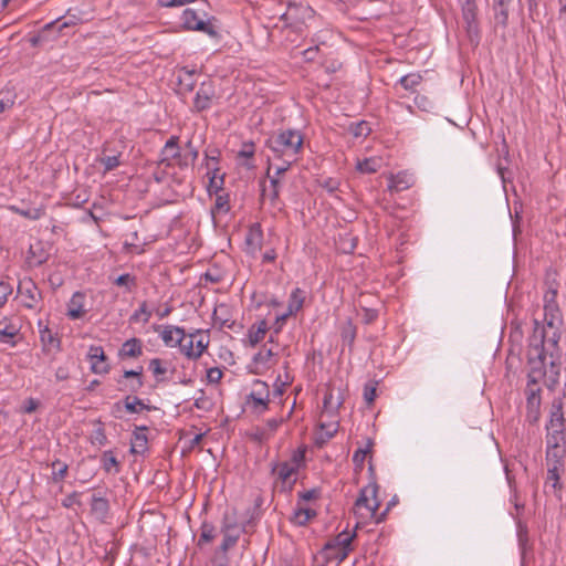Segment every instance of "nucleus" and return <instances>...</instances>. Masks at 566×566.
I'll return each instance as SVG.
<instances>
[{
  "instance_id": "53",
  "label": "nucleus",
  "mask_w": 566,
  "mask_h": 566,
  "mask_svg": "<svg viewBox=\"0 0 566 566\" xmlns=\"http://www.w3.org/2000/svg\"><path fill=\"white\" fill-rule=\"evenodd\" d=\"M214 538V527L211 524H202L199 544L211 542Z\"/></svg>"
},
{
  "instance_id": "28",
  "label": "nucleus",
  "mask_w": 566,
  "mask_h": 566,
  "mask_svg": "<svg viewBox=\"0 0 566 566\" xmlns=\"http://www.w3.org/2000/svg\"><path fill=\"white\" fill-rule=\"evenodd\" d=\"M196 340V332L186 334L184 331V336L181 342L179 343L180 352L189 359H196L195 355V342Z\"/></svg>"
},
{
  "instance_id": "23",
  "label": "nucleus",
  "mask_w": 566,
  "mask_h": 566,
  "mask_svg": "<svg viewBox=\"0 0 566 566\" xmlns=\"http://www.w3.org/2000/svg\"><path fill=\"white\" fill-rule=\"evenodd\" d=\"M120 358H137L143 355V343L139 338L127 339L119 349Z\"/></svg>"
},
{
  "instance_id": "58",
  "label": "nucleus",
  "mask_w": 566,
  "mask_h": 566,
  "mask_svg": "<svg viewBox=\"0 0 566 566\" xmlns=\"http://www.w3.org/2000/svg\"><path fill=\"white\" fill-rule=\"evenodd\" d=\"M17 212H19L21 216L31 219V220H38L44 214V210L40 208H33V209H27V210H20L17 209Z\"/></svg>"
},
{
  "instance_id": "15",
  "label": "nucleus",
  "mask_w": 566,
  "mask_h": 566,
  "mask_svg": "<svg viewBox=\"0 0 566 566\" xmlns=\"http://www.w3.org/2000/svg\"><path fill=\"white\" fill-rule=\"evenodd\" d=\"M304 301L305 292L300 287L294 289L289 298L287 312L276 318V324H279V326L275 329V333H279L282 324L289 316L296 314L303 307Z\"/></svg>"
},
{
  "instance_id": "21",
  "label": "nucleus",
  "mask_w": 566,
  "mask_h": 566,
  "mask_svg": "<svg viewBox=\"0 0 566 566\" xmlns=\"http://www.w3.org/2000/svg\"><path fill=\"white\" fill-rule=\"evenodd\" d=\"M415 184L413 176L407 171H400L395 176H391L388 188L391 191L400 192L409 189Z\"/></svg>"
},
{
  "instance_id": "29",
  "label": "nucleus",
  "mask_w": 566,
  "mask_h": 566,
  "mask_svg": "<svg viewBox=\"0 0 566 566\" xmlns=\"http://www.w3.org/2000/svg\"><path fill=\"white\" fill-rule=\"evenodd\" d=\"M319 427H321L322 433L319 434L317 442L325 443L326 441L332 439L335 436V433L338 431L339 423H338V420H336L335 418H332L331 421H327V422L322 421L319 423Z\"/></svg>"
},
{
  "instance_id": "4",
  "label": "nucleus",
  "mask_w": 566,
  "mask_h": 566,
  "mask_svg": "<svg viewBox=\"0 0 566 566\" xmlns=\"http://www.w3.org/2000/svg\"><path fill=\"white\" fill-rule=\"evenodd\" d=\"M355 537L356 532L349 533L343 531L334 538L329 539L319 552L324 564L329 562H337V564H340L344 562L353 551L352 544Z\"/></svg>"
},
{
  "instance_id": "50",
  "label": "nucleus",
  "mask_w": 566,
  "mask_h": 566,
  "mask_svg": "<svg viewBox=\"0 0 566 566\" xmlns=\"http://www.w3.org/2000/svg\"><path fill=\"white\" fill-rule=\"evenodd\" d=\"M301 10L306 11L307 8L290 3L289 7H287L286 12H284L282 14L281 19L284 20L285 22H292V21L296 20L297 12L301 11Z\"/></svg>"
},
{
  "instance_id": "5",
  "label": "nucleus",
  "mask_w": 566,
  "mask_h": 566,
  "mask_svg": "<svg viewBox=\"0 0 566 566\" xmlns=\"http://www.w3.org/2000/svg\"><path fill=\"white\" fill-rule=\"evenodd\" d=\"M548 366L545 367V369L542 371V374L533 373L531 370L528 375V382L525 388V396H526V415L525 420L530 424L534 426L538 422L541 418V388L537 384L536 377H541L543 375H546ZM530 369H532L530 367Z\"/></svg>"
},
{
  "instance_id": "54",
  "label": "nucleus",
  "mask_w": 566,
  "mask_h": 566,
  "mask_svg": "<svg viewBox=\"0 0 566 566\" xmlns=\"http://www.w3.org/2000/svg\"><path fill=\"white\" fill-rule=\"evenodd\" d=\"M143 315V322L147 323L151 316L150 311L147 308V303L143 302L139 306V308L132 315V321H138L140 316Z\"/></svg>"
},
{
  "instance_id": "45",
  "label": "nucleus",
  "mask_w": 566,
  "mask_h": 566,
  "mask_svg": "<svg viewBox=\"0 0 566 566\" xmlns=\"http://www.w3.org/2000/svg\"><path fill=\"white\" fill-rule=\"evenodd\" d=\"M142 376H143V367H139L138 370H125L124 371V378H135L136 379L129 386L130 391L136 392L144 386Z\"/></svg>"
},
{
  "instance_id": "2",
  "label": "nucleus",
  "mask_w": 566,
  "mask_h": 566,
  "mask_svg": "<svg viewBox=\"0 0 566 566\" xmlns=\"http://www.w3.org/2000/svg\"><path fill=\"white\" fill-rule=\"evenodd\" d=\"M303 135L297 129L277 130L266 139V147L274 154V157L283 159L287 165L296 161L297 155L303 147Z\"/></svg>"
},
{
  "instance_id": "46",
  "label": "nucleus",
  "mask_w": 566,
  "mask_h": 566,
  "mask_svg": "<svg viewBox=\"0 0 566 566\" xmlns=\"http://www.w3.org/2000/svg\"><path fill=\"white\" fill-rule=\"evenodd\" d=\"M262 239V231L259 224L253 226L245 238V242L253 247L254 249H259L261 244Z\"/></svg>"
},
{
  "instance_id": "51",
  "label": "nucleus",
  "mask_w": 566,
  "mask_h": 566,
  "mask_svg": "<svg viewBox=\"0 0 566 566\" xmlns=\"http://www.w3.org/2000/svg\"><path fill=\"white\" fill-rule=\"evenodd\" d=\"M415 104L423 112H431L434 108L432 101L424 95H416Z\"/></svg>"
},
{
  "instance_id": "12",
  "label": "nucleus",
  "mask_w": 566,
  "mask_h": 566,
  "mask_svg": "<svg viewBox=\"0 0 566 566\" xmlns=\"http://www.w3.org/2000/svg\"><path fill=\"white\" fill-rule=\"evenodd\" d=\"M21 322L19 318H12L0 322V343L14 347L18 338L21 337Z\"/></svg>"
},
{
  "instance_id": "26",
  "label": "nucleus",
  "mask_w": 566,
  "mask_h": 566,
  "mask_svg": "<svg viewBox=\"0 0 566 566\" xmlns=\"http://www.w3.org/2000/svg\"><path fill=\"white\" fill-rule=\"evenodd\" d=\"M196 71L195 70H188L187 67H184L178 71V83H179V91L182 92H191L196 86Z\"/></svg>"
},
{
  "instance_id": "57",
  "label": "nucleus",
  "mask_w": 566,
  "mask_h": 566,
  "mask_svg": "<svg viewBox=\"0 0 566 566\" xmlns=\"http://www.w3.org/2000/svg\"><path fill=\"white\" fill-rule=\"evenodd\" d=\"M557 290L556 289H549L546 291L544 295V307H559L557 302Z\"/></svg>"
},
{
  "instance_id": "31",
  "label": "nucleus",
  "mask_w": 566,
  "mask_h": 566,
  "mask_svg": "<svg viewBox=\"0 0 566 566\" xmlns=\"http://www.w3.org/2000/svg\"><path fill=\"white\" fill-rule=\"evenodd\" d=\"M17 101V93L13 88H3L0 91V115L10 111Z\"/></svg>"
},
{
  "instance_id": "62",
  "label": "nucleus",
  "mask_w": 566,
  "mask_h": 566,
  "mask_svg": "<svg viewBox=\"0 0 566 566\" xmlns=\"http://www.w3.org/2000/svg\"><path fill=\"white\" fill-rule=\"evenodd\" d=\"M222 378V371L218 367H211L207 370V379L210 384H218Z\"/></svg>"
},
{
  "instance_id": "64",
  "label": "nucleus",
  "mask_w": 566,
  "mask_h": 566,
  "mask_svg": "<svg viewBox=\"0 0 566 566\" xmlns=\"http://www.w3.org/2000/svg\"><path fill=\"white\" fill-rule=\"evenodd\" d=\"M207 159V168L212 169L213 166H218L219 163V150L213 149L211 151H206Z\"/></svg>"
},
{
  "instance_id": "30",
  "label": "nucleus",
  "mask_w": 566,
  "mask_h": 566,
  "mask_svg": "<svg viewBox=\"0 0 566 566\" xmlns=\"http://www.w3.org/2000/svg\"><path fill=\"white\" fill-rule=\"evenodd\" d=\"M268 324L265 321L259 322L256 325L251 326L249 329V342L251 346H256L265 337Z\"/></svg>"
},
{
  "instance_id": "7",
  "label": "nucleus",
  "mask_w": 566,
  "mask_h": 566,
  "mask_svg": "<svg viewBox=\"0 0 566 566\" xmlns=\"http://www.w3.org/2000/svg\"><path fill=\"white\" fill-rule=\"evenodd\" d=\"M290 167L291 165L287 164H285L284 166L276 167L275 172L271 175V166H269L266 170V176L270 179V187L268 188L265 186L264 180L260 182L262 198H268L273 207H277L280 190L282 186V177L289 170Z\"/></svg>"
},
{
  "instance_id": "63",
  "label": "nucleus",
  "mask_w": 566,
  "mask_h": 566,
  "mask_svg": "<svg viewBox=\"0 0 566 566\" xmlns=\"http://www.w3.org/2000/svg\"><path fill=\"white\" fill-rule=\"evenodd\" d=\"M149 369L155 376L164 375L167 371V369L163 367L161 360L159 358H154L149 361Z\"/></svg>"
},
{
  "instance_id": "35",
  "label": "nucleus",
  "mask_w": 566,
  "mask_h": 566,
  "mask_svg": "<svg viewBox=\"0 0 566 566\" xmlns=\"http://www.w3.org/2000/svg\"><path fill=\"white\" fill-rule=\"evenodd\" d=\"M40 339H41L44 350L50 349L52 347H54V348L60 347L59 338L46 326L44 328L40 329Z\"/></svg>"
},
{
  "instance_id": "56",
  "label": "nucleus",
  "mask_w": 566,
  "mask_h": 566,
  "mask_svg": "<svg viewBox=\"0 0 566 566\" xmlns=\"http://www.w3.org/2000/svg\"><path fill=\"white\" fill-rule=\"evenodd\" d=\"M203 276L206 281H209L211 283H219L223 280L222 272L216 268L208 269Z\"/></svg>"
},
{
  "instance_id": "59",
  "label": "nucleus",
  "mask_w": 566,
  "mask_h": 566,
  "mask_svg": "<svg viewBox=\"0 0 566 566\" xmlns=\"http://www.w3.org/2000/svg\"><path fill=\"white\" fill-rule=\"evenodd\" d=\"M12 286L7 282H0V307L7 303L8 296L12 293Z\"/></svg>"
},
{
  "instance_id": "22",
  "label": "nucleus",
  "mask_w": 566,
  "mask_h": 566,
  "mask_svg": "<svg viewBox=\"0 0 566 566\" xmlns=\"http://www.w3.org/2000/svg\"><path fill=\"white\" fill-rule=\"evenodd\" d=\"M160 336L166 346L176 347L179 346V343L181 342L184 336V328L179 326L167 325L164 327Z\"/></svg>"
},
{
  "instance_id": "19",
  "label": "nucleus",
  "mask_w": 566,
  "mask_h": 566,
  "mask_svg": "<svg viewBox=\"0 0 566 566\" xmlns=\"http://www.w3.org/2000/svg\"><path fill=\"white\" fill-rule=\"evenodd\" d=\"M221 532L223 534V541L220 545V551L226 554L231 547H233L237 544L240 537V531L237 530L235 525L228 523L226 520Z\"/></svg>"
},
{
  "instance_id": "48",
  "label": "nucleus",
  "mask_w": 566,
  "mask_h": 566,
  "mask_svg": "<svg viewBox=\"0 0 566 566\" xmlns=\"http://www.w3.org/2000/svg\"><path fill=\"white\" fill-rule=\"evenodd\" d=\"M249 397H262V398H266L269 399L270 397V391H269V386L266 385V382L262 381V380H255L253 382V389L251 391V394L249 395Z\"/></svg>"
},
{
  "instance_id": "25",
  "label": "nucleus",
  "mask_w": 566,
  "mask_h": 566,
  "mask_svg": "<svg viewBox=\"0 0 566 566\" xmlns=\"http://www.w3.org/2000/svg\"><path fill=\"white\" fill-rule=\"evenodd\" d=\"M84 295L80 292L73 294L67 305V316L72 319H78L84 316L86 311L83 308Z\"/></svg>"
},
{
  "instance_id": "11",
  "label": "nucleus",
  "mask_w": 566,
  "mask_h": 566,
  "mask_svg": "<svg viewBox=\"0 0 566 566\" xmlns=\"http://www.w3.org/2000/svg\"><path fill=\"white\" fill-rule=\"evenodd\" d=\"M277 352H275L272 347L266 348L263 346L252 359V373L256 375L264 374L272 366L276 364Z\"/></svg>"
},
{
  "instance_id": "32",
  "label": "nucleus",
  "mask_w": 566,
  "mask_h": 566,
  "mask_svg": "<svg viewBox=\"0 0 566 566\" xmlns=\"http://www.w3.org/2000/svg\"><path fill=\"white\" fill-rule=\"evenodd\" d=\"M101 460H102L103 469L107 473L117 474L119 472V462L117 461L113 451H111V450L104 451Z\"/></svg>"
},
{
  "instance_id": "44",
  "label": "nucleus",
  "mask_w": 566,
  "mask_h": 566,
  "mask_svg": "<svg viewBox=\"0 0 566 566\" xmlns=\"http://www.w3.org/2000/svg\"><path fill=\"white\" fill-rule=\"evenodd\" d=\"M315 511L305 507H298L292 521L297 525H305L312 517L315 516Z\"/></svg>"
},
{
  "instance_id": "38",
  "label": "nucleus",
  "mask_w": 566,
  "mask_h": 566,
  "mask_svg": "<svg viewBox=\"0 0 566 566\" xmlns=\"http://www.w3.org/2000/svg\"><path fill=\"white\" fill-rule=\"evenodd\" d=\"M207 175L209 176V190L219 191L223 186V175L220 174L218 166H213L212 169H208Z\"/></svg>"
},
{
  "instance_id": "60",
  "label": "nucleus",
  "mask_w": 566,
  "mask_h": 566,
  "mask_svg": "<svg viewBox=\"0 0 566 566\" xmlns=\"http://www.w3.org/2000/svg\"><path fill=\"white\" fill-rule=\"evenodd\" d=\"M249 401H252L253 402V408L258 411V412H263L264 410L268 409V403L270 401V399H266V398H260V397H249Z\"/></svg>"
},
{
  "instance_id": "61",
  "label": "nucleus",
  "mask_w": 566,
  "mask_h": 566,
  "mask_svg": "<svg viewBox=\"0 0 566 566\" xmlns=\"http://www.w3.org/2000/svg\"><path fill=\"white\" fill-rule=\"evenodd\" d=\"M506 3L499 6L495 4V1L493 0V8L495 10V19L502 23H505L507 20V10H506Z\"/></svg>"
},
{
  "instance_id": "42",
  "label": "nucleus",
  "mask_w": 566,
  "mask_h": 566,
  "mask_svg": "<svg viewBox=\"0 0 566 566\" xmlns=\"http://www.w3.org/2000/svg\"><path fill=\"white\" fill-rule=\"evenodd\" d=\"M284 418H272L265 421V424L262 429L259 430L261 439H268L271 434H273L277 428L283 423Z\"/></svg>"
},
{
  "instance_id": "43",
  "label": "nucleus",
  "mask_w": 566,
  "mask_h": 566,
  "mask_svg": "<svg viewBox=\"0 0 566 566\" xmlns=\"http://www.w3.org/2000/svg\"><path fill=\"white\" fill-rule=\"evenodd\" d=\"M340 336L343 342L348 346H352L354 344V340L356 338V326L353 324L350 319L346 321L342 326Z\"/></svg>"
},
{
  "instance_id": "6",
  "label": "nucleus",
  "mask_w": 566,
  "mask_h": 566,
  "mask_svg": "<svg viewBox=\"0 0 566 566\" xmlns=\"http://www.w3.org/2000/svg\"><path fill=\"white\" fill-rule=\"evenodd\" d=\"M379 486L378 484L373 481L366 486H364L360 492L359 496L357 497L355 502V509L357 512H359L361 509L366 510V514H361L364 517H376V513L380 506V502L377 497Z\"/></svg>"
},
{
  "instance_id": "18",
  "label": "nucleus",
  "mask_w": 566,
  "mask_h": 566,
  "mask_svg": "<svg viewBox=\"0 0 566 566\" xmlns=\"http://www.w3.org/2000/svg\"><path fill=\"white\" fill-rule=\"evenodd\" d=\"M303 459V454H294L292 462L279 463L273 471L277 474L279 479L283 482H289L290 478L297 471L300 461Z\"/></svg>"
},
{
  "instance_id": "16",
  "label": "nucleus",
  "mask_w": 566,
  "mask_h": 566,
  "mask_svg": "<svg viewBox=\"0 0 566 566\" xmlns=\"http://www.w3.org/2000/svg\"><path fill=\"white\" fill-rule=\"evenodd\" d=\"M87 357L91 361V370L94 374L103 375L109 371L107 357L102 346H91L88 349Z\"/></svg>"
},
{
  "instance_id": "33",
  "label": "nucleus",
  "mask_w": 566,
  "mask_h": 566,
  "mask_svg": "<svg viewBox=\"0 0 566 566\" xmlns=\"http://www.w3.org/2000/svg\"><path fill=\"white\" fill-rule=\"evenodd\" d=\"M195 332H196L195 355H196V359H198L199 357H201L203 352L208 348L209 343H210V337L207 332H203L201 329H196Z\"/></svg>"
},
{
  "instance_id": "20",
  "label": "nucleus",
  "mask_w": 566,
  "mask_h": 566,
  "mask_svg": "<svg viewBox=\"0 0 566 566\" xmlns=\"http://www.w3.org/2000/svg\"><path fill=\"white\" fill-rule=\"evenodd\" d=\"M344 399L339 395L336 399H334L333 390H327L323 400V411L322 417L335 418L338 409L343 405Z\"/></svg>"
},
{
  "instance_id": "40",
  "label": "nucleus",
  "mask_w": 566,
  "mask_h": 566,
  "mask_svg": "<svg viewBox=\"0 0 566 566\" xmlns=\"http://www.w3.org/2000/svg\"><path fill=\"white\" fill-rule=\"evenodd\" d=\"M356 168L363 174H375L380 168V160L377 158H366L364 160H359Z\"/></svg>"
},
{
  "instance_id": "37",
  "label": "nucleus",
  "mask_w": 566,
  "mask_h": 566,
  "mask_svg": "<svg viewBox=\"0 0 566 566\" xmlns=\"http://www.w3.org/2000/svg\"><path fill=\"white\" fill-rule=\"evenodd\" d=\"M124 405H125V409L127 412L129 413H136V412H140L142 410H149L150 407L145 405L143 402V400H140L138 397L136 396H127L125 399H124Z\"/></svg>"
},
{
  "instance_id": "27",
  "label": "nucleus",
  "mask_w": 566,
  "mask_h": 566,
  "mask_svg": "<svg viewBox=\"0 0 566 566\" xmlns=\"http://www.w3.org/2000/svg\"><path fill=\"white\" fill-rule=\"evenodd\" d=\"M146 427H138L134 431V437L130 443V452L134 454H143L147 450V437L144 433Z\"/></svg>"
},
{
  "instance_id": "36",
  "label": "nucleus",
  "mask_w": 566,
  "mask_h": 566,
  "mask_svg": "<svg viewBox=\"0 0 566 566\" xmlns=\"http://www.w3.org/2000/svg\"><path fill=\"white\" fill-rule=\"evenodd\" d=\"M255 154V145L252 142H245L242 144L241 149L238 153V157L245 158L247 161L243 163L248 169L254 168V164L251 161Z\"/></svg>"
},
{
  "instance_id": "55",
  "label": "nucleus",
  "mask_w": 566,
  "mask_h": 566,
  "mask_svg": "<svg viewBox=\"0 0 566 566\" xmlns=\"http://www.w3.org/2000/svg\"><path fill=\"white\" fill-rule=\"evenodd\" d=\"M350 132L353 133V135L355 137L368 136L370 133V127H369L368 123L360 122V123L353 125L350 128Z\"/></svg>"
},
{
  "instance_id": "41",
  "label": "nucleus",
  "mask_w": 566,
  "mask_h": 566,
  "mask_svg": "<svg viewBox=\"0 0 566 566\" xmlns=\"http://www.w3.org/2000/svg\"><path fill=\"white\" fill-rule=\"evenodd\" d=\"M422 75L419 73L407 74L399 80V84L407 91H415L422 82Z\"/></svg>"
},
{
  "instance_id": "14",
  "label": "nucleus",
  "mask_w": 566,
  "mask_h": 566,
  "mask_svg": "<svg viewBox=\"0 0 566 566\" xmlns=\"http://www.w3.org/2000/svg\"><path fill=\"white\" fill-rule=\"evenodd\" d=\"M564 459H556L546 455V464H547V478H546V488H552L554 491L560 490L562 485L559 482L560 472L564 468Z\"/></svg>"
},
{
  "instance_id": "8",
  "label": "nucleus",
  "mask_w": 566,
  "mask_h": 566,
  "mask_svg": "<svg viewBox=\"0 0 566 566\" xmlns=\"http://www.w3.org/2000/svg\"><path fill=\"white\" fill-rule=\"evenodd\" d=\"M179 138L177 136H171L165 144L161 150V157L158 163L159 166L170 167L172 161L180 168H185L189 166L188 156H182L180 154V148L178 145Z\"/></svg>"
},
{
  "instance_id": "47",
  "label": "nucleus",
  "mask_w": 566,
  "mask_h": 566,
  "mask_svg": "<svg viewBox=\"0 0 566 566\" xmlns=\"http://www.w3.org/2000/svg\"><path fill=\"white\" fill-rule=\"evenodd\" d=\"M114 284L117 286H123L127 292H132L134 287L137 285L136 277L129 273H125L119 275L114 280Z\"/></svg>"
},
{
  "instance_id": "17",
  "label": "nucleus",
  "mask_w": 566,
  "mask_h": 566,
  "mask_svg": "<svg viewBox=\"0 0 566 566\" xmlns=\"http://www.w3.org/2000/svg\"><path fill=\"white\" fill-rule=\"evenodd\" d=\"M70 27V22L57 19L53 22L45 24L36 36L31 39L32 45H38L42 41L54 39L53 33L61 34L65 28Z\"/></svg>"
},
{
  "instance_id": "34",
  "label": "nucleus",
  "mask_w": 566,
  "mask_h": 566,
  "mask_svg": "<svg viewBox=\"0 0 566 566\" xmlns=\"http://www.w3.org/2000/svg\"><path fill=\"white\" fill-rule=\"evenodd\" d=\"M373 446V440L367 439L365 448H359L355 451L353 455V462L357 469H363L366 457L371 453Z\"/></svg>"
},
{
  "instance_id": "1",
  "label": "nucleus",
  "mask_w": 566,
  "mask_h": 566,
  "mask_svg": "<svg viewBox=\"0 0 566 566\" xmlns=\"http://www.w3.org/2000/svg\"><path fill=\"white\" fill-rule=\"evenodd\" d=\"M535 327L531 336L527 352L528 365L533 373L542 374L546 366L553 377L559 376L560 327L563 317L559 307H544V319L541 324L534 321Z\"/></svg>"
},
{
  "instance_id": "39",
  "label": "nucleus",
  "mask_w": 566,
  "mask_h": 566,
  "mask_svg": "<svg viewBox=\"0 0 566 566\" xmlns=\"http://www.w3.org/2000/svg\"><path fill=\"white\" fill-rule=\"evenodd\" d=\"M51 468H52L51 479L55 483L63 481L65 479V476L67 475L69 465L57 459L51 463Z\"/></svg>"
},
{
  "instance_id": "9",
  "label": "nucleus",
  "mask_w": 566,
  "mask_h": 566,
  "mask_svg": "<svg viewBox=\"0 0 566 566\" xmlns=\"http://www.w3.org/2000/svg\"><path fill=\"white\" fill-rule=\"evenodd\" d=\"M18 295L22 305L30 310L36 308L42 300L40 290L30 277H24L19 281Z\"/></svg>"
},
{
  "instance_id": "52",
  "label": "nucleus",
  "mask_w": 566,
  "mask_h": 566,
  "mask_svg": "<svg viewBox=\"0 0 566 566\" xmlns=\"http://www.w3.org/2000/svg\"><path fill=\"white\" fill-rule=\"evenodd\" d=\"M105 171H111L120 165L119 155L105 156L101 159Z\"/></svg>"
},
{
  "instance_id": "24",
  "label": "nucleus",
  "mask_w": 566,
  "mask_h": 566,
  "mask_svg": "<svg viewBox=\"0 0 566 566\" xmlns=\"http://www.w3.org/2000/svg\"><path fill=\"white\" fill-rule=\"evenodd\" d=\"M91 511L98 520L104 521L109 512L108 500L98 494H93L91 501Z\"/></svg>"
},
{
  "instance_id": "3",
  "label": "nucleus",
  "mask_w": 566,
  "mask_h": 566,
  "mask_svg": "<svg viewBox=\"0 0 566 566\" xmlns=\"http://www.w3.org/2000/svg\"><path fill=\"white\" fill-rule=\"evenodd\" d=\"M546 429L547 457L564 459L566 453V424L563 403H552L549 423Z\"/></svg>"
},
{
  "instance_id": "10",
  "label": "nucleus",
  "mask_w": 566,
  "mask_h": 566,
  "mask_svg": "<svg viewBox=\"0 0 566 566\" xmlns=\"http://www.w3.org/2000/svg\"><path fill=\"white\" fill-rule=\"evenodd\" d=\"M203 15L205 13L200 14L195 9H186L181 15L182 25L188 30L214 34L212 25L205 21Z\"/></svg>"
},
{
  "instance_id": "13",
  "label": "nucleus",
  "mask_w": 566,
  "mask_h": 566,
  "mask_svg": "<svg viewBox=\"0 0 566 566\" xmlns=\"http://www.w3.org/2000/svg\"><path fill=\"white\" fill-rule=\"evenodd\" d=\"M216 98V88L212 81H205L200 84L193 99V107L198 112L206 111L211 107Z\"/></svg>"
},
{
  "instance_id": "49",
  "label": "nucleus",
  "mask_w": 566,
  "mask_h": 566,
  "mask_svg": "<svg viewBox=\"0 0 566 566\" xmlns=\"http://www.w3.org/2000/svg\"><path fill=\"white\" fill-rule=\"evenodd\" d=\"M463 18L468 24V31L475 32L476 25H475V13L474 8L471 6L470 0H468V7L463 9Z\"/></svg>"
}]
</instances>
